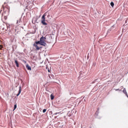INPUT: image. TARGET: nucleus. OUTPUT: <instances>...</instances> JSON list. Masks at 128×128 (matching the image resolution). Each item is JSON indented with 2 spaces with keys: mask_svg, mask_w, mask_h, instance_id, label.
I'll return each instance as SVG.
<instances>
[{
  "mask_svg": "<svg viewBox=\"0 0 128 128\" xmlns=\"http://www.w3.org/2000/svg\"><path fill=\"white\" fill-rule=\"evenodd\" d=\"M16 104L14 105V110H16Z\"/></svg>",
  "mask_w": 128,
  "mask_h": 128,
  "instance_id": "4468645a",
  "label": "nucleus"
},
{
  "mask_svg": "<svg viewBox=\"0 0 128 128\" xmlns=\"http://www.w3.org/2000/svg\"><path fill=\"white\" fill-rule=\"evenodd\" d=\"M26 68L28 70H32V68H30V66L28 64H26Z\"/></svg>",
  "mask_w": 128,
  "mask_h": 128,
  "instance_id": "423d86ee",
  "label": "nucleus"
},
{
  "mask_svg": "<svg viewBox=\"0 0 128 128\" xmlns=\"http://www.w3.org/2000/svg\"><path fill=\"white\" fill-rule=\"evenodd\" d=\"M50 96V98H51L52 100H54V96L52 95V94Z\"/></svg>",
  "mask_w": 128,
  "mask_h": 128,
  "instance_id": "1a4fd4ad",
  "label": "nucleus"
},
{
  "mask_svg": "<svg viewBox=\"0 0 128 128\" xmlns=\"http://www.w3.org/2000/svg\"><path fill=\"white\" fill-rule=\"evenodd\" d=\"M24 64H26V61H24Z\"/></svg>",
  "mask_w": 128,
  "mask_h": 128,
  "instance_id": "6ab92c4d",
  "label": "nucleus"
},
{
  "mask_svg": "<svg viewBox=\"0 0 128 128\" xmlns=\"http://www.w3.org/2000/svg\"><path fill=\"white\" fill-rule=\"evenodd\" d=\"M60 114V112H56L55 113V114Z\"/></svg>",
  "mask_w": 128,
  "mask_h": 128,
  "instance_id": "dca6fc26",
  "label": "nucleus"
},
{
  "mask_svg": "<svg viewBox=\"0 0 128 128\" xmlns=\"http://www.w3.org/2000/svg\"><path fill=\"white\" fill-rule=\"evenodd\" d=\"M76 98H74V97H72L70 98V100H76Z\"/></svg>",
  "mask_w": 128,
  "mask_h": 128,
  "instance_id": "9d476101",
  "label": "nucleus"
},
{
  "mask_svg": "<svg viewBox=\"0 0 128 128\" xmlns=\"http://www.w3.org/2000/svg\"><path fill=\"white\" fill-rule=\"evenodd\" d=\"M46 70H48V72H50V69H48V66H46Z\"/></svg>",
  "mask_w": 128,
  "mask_h": 128,
  "instance_id": "f8f14e48",
  "label": "nucleus"
},
{
  "mask_svg": "<svg viewBox=\"0 0 128 128\" xmlns=\"http://www.w3.org/2000/svg\"><path fill=\"white\" fill-rule=\"evenodd\" d=\"M2 48H3L2 45H0V50H2Z\"/></svg>",
  "mask_w": 128,
  "mask_h": 128,
  "instance_id": "2eb2a0df",
  "label": "nucleus"
},
{
  "mask_svg": "<svg viewBox=\"0 0 128 128\" xmlns=\"http://www.w3.org/2000/svg\"><path fill=\"white\" fill-rule=\"evenodd\" d=\"M4 30V28H3L2 30Z\"/></svg>",
  "mask_w": 128,
  "mask_h": 128,
  "instance_id": "a211bd4d",
  "label": "nucleus"
},
{
  "mask_svg": "<svg viewBox=\"0 0 128 128\" xmlns=\"http://www.w3.org/2000/svg\"><path fill=\"white\" fill-rule=\"evenodd\" d=\"M20 92H22V86H20L18 93L16 94V96H18L20 94Z\"/></svg>",
  "mask_w": 128,
  "mask_h": 128,
  "instance_id": "20e7f679",
  "label": "nucleus"
},
{
  "mask_svg": "<svg viewBox=\"0 0 128 128\" xmlns=\"http://www.w3.org/2000/svg\"><path fill=\"white\" fill-rule=\"evenodd\" d=\"M14 64H16V66L17 68H18V66H20L19 64H18V60H15Z\"/></svg>",
  "mask_w": 128,
  "mask_h": 128,
  "instance_id": "39448f33",
  "label": "nucleus"
},
{
  "mask_svg": "<svg viewBox=\"0 0 128 128\" xmlns=\"http://www.w3.org/2000/svg\"><path fill=\"white\" fill-rule=\"evenodd\" d=\"M46 112V109H44L42 110V112L44 113Z\"/></svg>",
  "mask_w": 128,
  "mask_h": 128,
  "instance_id": "ddd939ff",
  "label": "nucleus"
},
{
  "mask_svg": "<svg viewBox=\"0 0 128 128\" xmlns=\"http://www.w3.org/2000/svg\"><path fill=\"white\" fill-rule=\"evenodd\" d=\"M116 90H120V89Z\"/></svg>",
  "mask_w": 128,
  "mask_h": 128,
  "instance_id": "f3484780",
  "label": "nucleus"
},
{
  "mask_svg": "<svg viewBox=\"0 0 128 128\" xmlns=\"http://www.w3.org/2000/svg\"><path fill=\"white\" fill-rule=\"evenodd\" d=\"M46 14L44 13L41 18V24H43V26H46L48 24L46 22Z\"/></svg>",
  "mask_w": 128,
  "mask_h": 128,
  "instance_id": "f03ea898",
  "label": "nucleus"
},
{
  "mask_svg": "<svg viewBox=\"0 0 128 128\" xmlns=\"http://www.w3.org/2000/svg\"><path fill=\"white\" fill-rule=\"evenodd\" d=\"M33 46H35V48H36V50H40V48H40L38 47V44H36V42H34V44H33Z\"/></svg>",
  "mask_w": 128,
  "mask_h": 128,
  "instance_id": "7ed1b4c3",
  "label": "nucleus"
},
{
  "mask_svg": "<svg viewBox=\"0 0 128 128\" xmlns=\"http://www.w3.org/2000/svg\"><path fill=\"white\" fill-rule=\"evenodd\" d=\"M110 4L111 6H112V8H114V2H111Z\"/></svg>",
  "mask_w": 128,
  "mask_h": 128,
  "instance_id": "6e6552de",
  "label": "nucleus"
},
{
  "mask_svg": "<svg viewBox=\"0 0 128 128\" xmlns=\"http://www.w3.org/2000/svg\"><path fill=\"white\" fill-rule=\"evenodd\" d=\"M20 19H18V20H17V24H20Z\"/></svg>",
  "mask_w": 128,
  "mask_h": 128,
  "instance_id": "9b49d317",
  "label": "nucleus"
},
{
  "mask_svg": "<svg viewBox=\"0 0 128 128\" xmlns=\"http://www.w3.org/2000/svg\"><path fill=\"white\" fill-rule=\"evenodd\" d=\"M46 37L42 36L40 38V41L35 42V44H40V46H46Z\"/></svg>",
  "mask_w": 128,
  "mask_h": 128,
  "instance_id": "f257e3e1",
  "label": "nucleus"
},
{
  "mask_svg": "<svg viewBox=\"0 0 128 128\" xmlns=\"http://www.w3.org/2000/svg\"><path fill=\"white\" fill-rule=\"evenodd\" d=\"M122 92H123L124 94H126V96H128V93L126 92V88H124Z\"/></svg>",
  "mask_w": 128,
  "mask_h": 128,
  "instance_id": "0eeeda50",
  "label": "nucleus"
}]
</instances>
